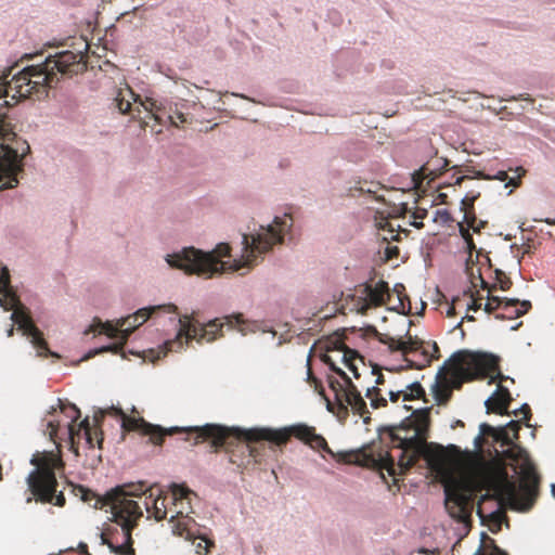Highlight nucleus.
I'll use <instances>...</instances> for the list:
<instances>
[{"mask_svg": "<svg viewBox=\"0 0 555 555\" xmlns=\"http://www.w3.org/2000/svg\"><path fill=\"white\" fill-rule=\"evenodd\" d=\"M105 415L119 416L121 421V428L125 431H137L142 436H147L149 442L155 446H162L164 438L167 435H172L179 431H183L185 434L184 439L186 441L193 440V444L209 441L216 449L233 446L235 441L240 440L248 443L269 441L276 446H284L292 437H294L313 450L324 451L334 456V453L328 447L325 438L317 434L315 427L304 423L294 424L280 429H232L217 424H206L204 426H195L184 429H180L178 427L164 429L159 425L147 423L143 417L129 416L120 408L115 406L101 409L95 412L93 416L94 429L91 428L88 417L82 421V437L89 448L98 446L99 449H102L103 433L101 430V424Z\"/></svg>", "mask_w": 555, "mask_h": 555, "instance_id": "f257e3e1", "label": "nucleus"}, {"mask_svg": "<svg viewBox=\"0 0 555 555\" xmlns=\"http://www.w3.org/2000/svg\"><path fill=\"white\" fill-rule=\"evenodd\" d=\"M539 482V475L532 465L525 468L518 489L508 479L503 466L480 462L469 474L448 478L444 482V506L453 519L466 522L470 520L476 493L486 489L493 494L486 493L481 496V502L495 498L500 502H507L512 507L528 511L538 496Z\"/></svg>", "mask_w": 555, "mask_h": 555, "instance_id": "f03ea898", "label": "nucleus"}, {"mask_svg": "<svg viewBox=\"0 0 555 555\" xmlns=\"http://www.w3.org/2000/svg\"><path fill=\"white\" fill-rule=\"evenodd\" d=\"M293 218L289 214L275 217L273 222L261 227L256 235L243 234L244 254L232 262L222 261L221 258L230 256L231 247L227 243H220L211 251H203L194 247H185L179 253L167 256L170 267L183 270L186 274H197L211 278L216 273L224 271H238L254 266L256 256L269 251L273 245L282 243L283 236L292 228Z\"/></svg>", "mask_w": 555, "mask_h": 555, "instance_id": "7ed1b4c3", "label": "nucleus"}, {"mask_svg": "<svg viewBox=\"0 0 555 555\" xmlns=\"http://www.w3.org/2000/svg\"><path fill=\"white\" fill-rule=\"evenodd\" d=\"M430 425V409H417L405 417L400 425L385 429L390 437L393 448L400 450L398 462L388 449L377 446L364 448L360 451L346 454L347 463L386 470L389 476L404 474L416 464L426 448Z\"/></svg>", "mask_w": 555, "mask_h": 555, "instance_id": "20e7f679", "label": "nucleus"}, {"mask_svg": "<svg viewBox=\"0 0 555 555\" xmlns=\"http://www.w3.org/2000/svg\"><path fill=\"white\" fill-rule=\"evenodd\" d=\"M82 51L64 50L48 55L43 62L24 67L13 75L10 81L0 77V98H35L40 100L48 94V89L59 82L57 75L73 76L87 68Z\"/></svg>", "mask_w": 555, "mask_h": 555, "instance_id": "39448f33", "label": "nucleus"}, {"mask_svg": "<svg viewBox=\"0 0 555 555\" xmlns=\"http://www.w3.org/2000/svg\"><path fill=\"white\" fill-rule=\"evenodd\" d=\"M143 491L142 483H128L106 493L105 496H98L93 491L83 486H74L73 493L83 502L90 503L95 500L94 507L111 505L113 520L120 527L106 528L101 534V543L109 547L116 555H134L131 532L137 526L138 519L142 516V509L138 502L128 499Z\"/></svg>", "mask_w": 555, "mask_h": 555, "instance_id": "423d86ee", "label": "nucleus"}, {"mask_svg": "<svg viewBox=\"0 0 555 555\" xmlns=\"http://www.w3.org/2000/svg\"><path fill=\"white\" fill-rule=\"evenodd\" d=\"M490 376V383L506 379L501 373L499 358L489 353L459 351L450 357L439 369L433 393L439 405H444L454 389H461L464 383Z\"/></svg>", "mask_w": 555, "mask_h": 555, "instance_id": "0eeeda50", "label": "nucleus"}, {"mask_svg": "<svg viewBox=\"0 0 555 555\" xmlns=\"http://www.w3.org/2000/svg\"><path fill=\"white\" fill-rule=\"evenodd\" d=\"M35 469L31 470L26 479L29 495L26 503L33 501L40 503H53L59 507H63L66 503L65 495L62 491L57 492V479L55 470L64 467V462L59 454L54 452H37L30 460Z\"/></svg>", "mask_w": 555, "mask_h": 555, "instance_id": "6e6552de", "label": "nucleus"}, {"mask_svg": "<svg viewBox=\"0 0 555 555\" xmlns=\"http://www.w3.org/2000/svg\"><path fill=\"white\" fill-rule=\"evenodd\" d=\"M225 324L229 326L233 325V321L236 324L244 322L242 314L228 315L224 318ZM179 332L175 339L167 340L159 353L165 357L169 351H180L192 340H196L198 344L204 341L210 343L221 336V331L224 323L220 322V319H215L206 324H201L193 315H181L178 319Z\"/></svg>", "mask_w": 555, "mask_h": 555, "instance_id": "1a4fd4ad", "label": "nucleus"}, {"mask_svg": "<svg viewBox=\"0 0 555 555\" xmlns=\"http://www.w3.org/2000/svg\"><path fill=\"white\" fill-rule=\"evenodd\" d=\"M177 310H178L177 306H175L172 304L159 305V306H152V307L139 309L132 315H128L125 319L118 320L116 324H113L111 322L102 323L99 321V323L95 326H91L92 332L99 331V333H101V334L103 333L111 338H119L120 341L117 344H113V345H108V346H104L99 349H95L93 352H90L87 356V359L91 358L94 354L103 353V352L117 353L120 349H122L129 335L137 327H139L144 322H146L147 319L152 318L153 315H155L159 312L176 314Z\"/></svg>", "mask_w": 555, "mask_h": 555, "instance_id": "9d476101", "label": "nucleus"}, {"mask_svg": "<svg viewBox=\"0 0 555 555\" xmlns=\"http://www.w3.org/2000/svg\"><path fill=\"white\" fill-rule=\"evenodd\" d=\"M0 190L13 189L18 184L17 173L29 145L16 138L4 118H0Z\"/></svg>", "mask_w": 555, "mask_h": 555, "instance_id": "9b49d317", "label": "nucleus"}, {"mask_svg": "<svg viewBox=\"0 0 555 555\" xmlns=\"http://www.w3.org/2000/svg\"><path fill=\"white\" fill-rule=\"evenodd\" d=\"M322 361L330 366V369L339 375L344 384L338 382L337 379L330 378V388L334 392L335 401L338 405L339 411L345 414L348 413V408L352 410L354 414L360 415L363 418L365 424H369L371 421L370 412L366 406V402L362 398L360 391L357 389L356 385L351 382L350 377L338 367L332 357L326 352L321 356Z\"/></svg>", "mask_w": 555, "mask_h": 555, "instance_id": "f8f14e48", "label": "nucleus"}, {"mask_svg": "<svg viewBox=\"0 0 555 555\" xmlns=\"http://www.w3.org/2000/svg\"><path fill=\"white\" fill-rule=\"evenodd\" d=\"M379 340L387 345L390 351H401L408 367L411 369H423L429 365L434 359L439 358V347L436 343L425 345L416 336L408 335L406 339L403 340L384 335Z\"/></svg>", "mask_w": 555, "mask_h": 555, "instance_id": "ddd939ff", "label": "nucleus"}, {"mask_svg": "<svg viewBox=\"0 0 555 555\" xmlns=\"http://www.w3.org/2000/svg\"><path fill=\"white\" fill-rule=\"evenodd\" d=\"M11 320L18 325L24 335L31 337V344L37 349L38 356L59 358V354L49 349L42 332L35 325L25 306L16 308L11 314Z\"/></svg>", "mask_w": 555, "mask_h": 555, "instance_id": "4468645a", "label": "nucleus"}, {"mask_svg": "<svg viewBox=\"0 0 555 555\" xmlns=\"http://www.w3.org/2000/svg\"><path fill=\"white\" fill-rule=\"evenodd\" d=\"M353 298L357 299V311L365 313L372 307H379L386 304L389 298L388 283L378 281L375 285L365 283L354 289Z\"/></svg>", "mask_w": 555, "mask_h": 555, "instance_id": "2eb2a0df", "label": "nucleus"}, {"mask_svg": "<svg viewBox=\"0 0 555 555\" xmlns=\"http://www.w3.org/2000/svg\"><path fill=\"white\" fill-rule=\"evenodd\" d=\"M531 308V304L528 300L520 301L518 299H509L506 297H498V296H488V301L485 305V311L487 313H492L499 309L508 312L509 315L506 317L503 313L495 314L496 319L504 320L505 318L512 319L513 317H521Z\"/></svg>", "mask_w": 555, "mask_h": 555, "instance_id": "dca6fc26", "label": "nucleus"}, {"mask_svg": "<svg viewBox=\"0 0 555 555\" xmlns=\"http://www.w3.org/2000/svg\"><path fill=\"white\" fill-rule=\"evenodd\" d=\"M141 483L143 485V491H140L138 494H133V496L145 495L144 505L146 511L152 513L153 517L158 521L165 519L167 516L165 498L160 496L159 490H157L156 494L153 487L147 488L144 482ZM130 498H132V495H128V499Z\"/></svg>", "mask_w": 555, "mask_h": 555, "instance_id": "f3484780", "label": "nucleus"}, {"mask_svg": "<svg viewBox=\"0 0 555 555\" xmlns=\"http://www.w3.org/2000/svg\"><path fill=\"white\" fill-rule=\"evenodd\" d=\"M448 164L449 160L447 158L437 156L427 160L418 170L414 171L412 175L414 185L420 188L424 180H435L443 172Z\"/></svg>", "mask_w": 555, "mask_h": 555, "instance_id": "a211bd4d", "label": "nucleus"}, {"mask_svg": "<svg viewBox=\"0 0 555 555\" xmlns=\"http://www.w3.org/2000/svg\"><path fill=\"white\" fill-rule=\"evenodd\" d=\"M512 401L511 392L507 388L499 385L495 392L485 402L488 413L500 415L508 414L507 409Z\"/></svg>", "mask_w": 555, "mask_h": 555, "instance_id": "6ab92c4d", "label": "nucleus"}, {"mask_svg": "<svg viewBox=\"0 0 555 555\" xmlns=\"http://www.w3.org/2000/svg\"><path fill=\"white\" fill-rule=\"evenodd\" d=\"M192 521V518H190L188 515H183V511H178L177 516H172L170 519L173 534L182 537L185 540H195L196 537L190 528V524Z\"/></svg>", "mask_w": 555, "mask_h": 555, "instance_id": "aec40b11", "label": "nucleus"}, {"mask_svg": "<svg viewBox=\"0 0 555 555\" xmlns=\"http://www.w3.org/2000/svg\"><path fill=\"white\" fill-rule=\"evenodd\" d=\"M140 95L135 94L131 88L120 89L115 96V104L121 114L131 112L132 102L138 103Z\"/></svg>", "mask_w": 555, "mask_h": 555, "instance_id": "412c9836", "label": "nucleus"}, {"mask_svg": "<svg viewBox=\"0 0 555 555\" xmlns=\"http://www.w3.org/2000/svg\"><path fill=\"white\" fill-rule=\"evenodd\" d=\"M478 280L480 282V286L482 289H488L489 293L493 292L496 288V285L500 286V289L507 291L512 286L511 279L501 270H495V280L496 283L493 285H489L481 276V273H478Z\"/></svg>", "mask_w": 555, "mask_h": 555, "instance_id": "4be33fe9", "label": "nucleus"}, {"mask_svg": "<svg viewBox=\"0 0 555 555\" xmlns=\"http://www.w3.org/2000/svg\"><path fill=\"white\" fill-rule=\"evenodd\" d=\"M516 171L518 172V176L516 178H509L507 172L504 170L498 171L493 177L487 176L480 171L477 172V177L481 179H495L502 182H506V186H518L520 184V179L522 175L525 173V170L521 167L516 168Z\"/></svg>", "mask_w": 555, "mask_h": 555, "instance_id": "5701e85b", "label": "nucleus"}, {"mask_svg": "<svg viewBox=\"0 0 555 555\" xmlns=\"http://www.w3.org/2000/svg\"><path fill=\"white\" fill-rule=\"evenodd\" d=\"M338 351L341 352V362L349 371L353 373V376L358 379L360 374L358 373L356 361H362V358L354 350H351L344 345L340 349H338Z\"/></svg>", "mask_w": 555, "mask_h": 555, "instance_id": "b1692460", "label": "nucleus"}, {"mask_svg": "<svg viewBox=\"0 0 555 555\" xmlns=\"http://www.w3.org/2000/svg\"><path fill=\"white\" fill-rule=\"evenodd\" d=\"M171 493L176 506L179 504L183 505L184 501H186V503L190 505L191 496H196V494L192 490L182 485L177 483H173L171 486Z\"/></svg>", "mask_w": 555, "mask_h": 555, "instance_id": "393cba45", "label": "nucleus"}, {"mask_svg": "<svg viewBox=\"0 0 555 555\" xmlns=\"http://www.w3.org/2000/svg\"><path fill=\"white\" fill-rule=\"evenodd\" d=\"M365 396L370 400L373 409H379L387 405V400L382 396L380 389L376 386L369 387Z\"/></svg>", "mask_w": 555, "mask_h": 555, "instance_id": "a878e982", "label": "nucleus"}, {"mask_svg": "<svg viewBox=\"0 0 555 555\" xmlns=\"http://www.w3.org/2000/svg\"><path fill=\"white\" fill-rule=\"evenodd\" d=\"M425 396V390L418 382L412 383L403 390V401L420 399Z\"/></svg>", "mask_w": 555, "mask_h": 555, "instance_id": "bb28decb", "label": "nucleus"}, {"mask_svg": "<svg viewBox=\"0 0 555 555\" xmlns=\"http://www.w3.org/2000/svg\"><path fill=\"white\" fill-rule=\"evenodd\" d=\"M1 294L4 296V299L0 300V304L5 311H14L16 308H21L23 306L20 301L18 296L13 292V289L8 291V293Z\"/></svg>", "mask_w": 555, "mask_h": 555, "instance_id": "cd10ccee", "label": "nucleus"}, {"mask_svg": "<svg viewBox=\"0 0 555 555\" xmlns=\"http://www.w3.org/2000/svg\"><path fill=\"white\" fill-rule=\"evenodd\" d=\"M1 294L4 296V299L0 300V304L5 311H14L16 308H21L23 306L20 301L18 296L13 292V289L8 291V293Z\"/></svg>", "mask_w": 555, "mask_h": 555, "instance_id": "c85d7f7f", "label": "nucleus"}, {"mask_svg": "<svg viewBox=\"0 0 555 555\" xmlns=\"http://www.w3.org/2000/svg\"><path fill=\"white\" fill-rule=\"evenodd\" d=\"M56 412L57 411L55 409H53V411L50 412L51 416H54L56 414ZM62 425H63V421L60 420L59 417H52L47 421V428L49 431V437L52 441L56 442L57 433H59L60 428L62 427Z\"/></svg>", "mask_w": 555, "mask_h": 555, "instance_id": "c756f323", "label": "nucleus"}, {"mask_svg": "<svg viewBox=\"0 0 555 555\" xmlns=\"http://www.w3.org/2000/svg\"><path fill=\"white\" fill-rule=\"evenodd\" d=\"M307 380L308 383L318 391L321 396H323L327 401V409L331 411V403L328 399L324 396V388L322 383L313 375L310 362L308 361V371H307Z\"/></svg>", "mask_w": 555, "mask_h": 555, "instance_id": "7c9ffc66", "label": "nucleus"}, {"mask_svg": "<svg viewBox=\"0 0 555 555\" xmlns=\"http://www.w3.org/2000/svg\"><path fill=\"white\" fill-rule=\"evenodd\" d=\"M138 102L140 103V106H142L147 113L151 114L152 118H154L159 124L163 122L162 117L157 114L158 107L154 100L146 99L145 101H141V99H140Z\"/></svg>", "mask_w": 555, "mask_h": 555, "instance_id": "2f4dec72", "label": "nucleus"}, {"mask_svg": "<svg viewBox=\"0 0 555 555\" xmlns=\"http://www.w3.org/2000/svg\"><path fill=\"white\" fill-rule=\"evenodd\" d=\"M520 426H519V423L517 421H511L506 428L502 430V440L504 441V443L506 444H509L512 442V439L509 438L508 436V431H512L513 433V437L515 439L518 438V430H519Z\"/></svg>", "mask_w": 555, "mask_h": 555, "instance_id": "473e14b6", "label": "nucleus"}, {"mask_svg": "<svg viewBox=\"0 0 555 555\" xmlns=\"http://www.w3.org/2000/svg\"><path fill=\"white\" fill-rule=\"evenodd\" d=\"M459 230H460L461 236L465 241L466 248H467L469 255H472L473 250L476 249V245L474 243L472 234L469 233L470 229L466 228L464 225V223H459Z\"/></svg>", "mask_w": 555, "mask_h": 555, "instance_id": "72a5a7b5", "label": "nucleus"}, {"mask_svg": "<svg viewBox=\"0 0 555 555\" xmlns=\"http://www.w3.org/2000/svg\"><path fill=\"white\" fill-rule=\"evenodd\" d=\"M468 229H472L474 232H480V228L476 227L477 217L475 210H465L464 211V221L462 222Z\"/></svg>", "mask_w": 555, "mask_h": 555, "instance_id": "f704fd0d", "label": "nucleus"}, {"mask_svg": "<svg viewBox=\"0 0 555 555\" xmlns=\"http://www.w3.org/2000/svg\"><path fill=\"white\" fill-rule=\"evenodd\" d=\"M12 287L10 285V272L7 267L1 269L0 272V294L1 293H8V291H11Z\"/></svg>", "mask_w": 555, "mask_h": 555, "instance_id": "c9c22d12", "label": "nucleus"}, {"mask_svg": "<svg viewBox=\"0 0 555 555\" xmlns=\"http://www.w3.org/2000/svg\"><path fill=\"white\" fill-rule=\"evenodd\" d=\"M170 124L175 127H180L181 125H184L188 121L186 116L181 112H173L172 114L167 116Z\"/></svg>", "mask_w": 555, "mask_h": 555, "instance_id": "e433bc0d", "label": "nucleus"}, {"mask_svg": "<svg viewBox=\"0 0 555 555\" xmlns=\"http://www.w3.org/2000/svg\"><path fill=\"white\" fill-rule=\"evenodd\" d=\"M480 196V193H476V194H467L463 199H462V210L465 211V210H475V207H474V204H475V201Z\"/></svg>", "mask_w": 555, "mask_h": 555, "instance_id": "4c0bfd02", "label": "nucleus"}, {"mask_svg": "<svg viewBox=\"0 0 555 555\" xmlns=\"http://www.w3.org/2000/svg\"><path fill=\"white\" fill-rule=\"evenodd\" d=\"M472 302L467 306L468 310L477 311L481 308L480 300L482 297L479 295V292H476L475 294L472 293Z\"/></svg>", "mask_w": 555, "mask_h": 555, "instance_id": "58836bf2", "label": "nucleus"}, {"mask_svg": "<svg viewBox=\"0 0 555 555\" xmlns=\"http://www.w3.org/2000/svg\"><path fill=\"white\" fill-rule=\"evenodd\" d=\"M520 413L524 415V416H522V418H524L525 421H529V420H530V416H531V410H530V408H529V405H528V404H524V405L520 408V410H519V411H515V412H514V414H515L516 416H518Z\"/></svg>", "mask_w": 555, "mask_h": 555, "instance_id": "ea45409f", "label": "nucleus"}, {"mask_svg": "<svg viewBox=\"0 0 555 555\" xmlns=\"http://www.w3.org/2000/svg\"><path fill=\"white\" fill-rule=\"evenodd\" d=\"M479 430H480V434L483 436H493L495 433V429L487 423H482L479 426Z\"/></svg>", "mask_w": 555, "mask_h": 555, "instance_id": "a19ab883", "label": "nucleus"}, {"mask_svg": "<svg viewBox=\"0 0 555 555\" xmlns=\"http://www.w3.org/2000/svg\"><path fill=\"white\" fill-rule=\"evenodd\" d=\"M398 255H399V248L397 246H388L386 248V258L387 259L396 258V257H398Z\"/></svg>", "mask_w": 555, "mask_h": 555, "instance_id": "79ce46f5", "label": "nucleus"}, {"mask_svg": "<svg viewBox=\"0 0 555 555\" xmlns=\"http://www.w3.org/2000/svg\"><path fill=\"white\" fill-rule=\"evenodd\" d=\"M400 398L403 399V390L389 391V399L391 402H397Z\"/></svg>", "mask_w": 555, "mask_h": 555, "instance_id": "37998d69", "label": "nucleus"}, {"mask_svg": "<svg viewBox=\"0 0 555 555\" xmlns=\"http://www.w3.org/2000/svg\"><path fill=\"white\" fill-rule=\"evenodd\" d=\"M371 374L376 375V379H375L376 385H380L384 383V380H385L384 375L380 372H378L375 367L372 369Z\"/></svg>", "mask_w": 555, "mask_h": 555, "instance_id": "c03bdc74", "label": "nucleus"}, {"mask_svg": "<svg viewBox=\"0 0 555 555\" xmlns=\"http://www.w3.org/2000/svg\"><path fill=\"white\" fill-rule=\"evenodd\" d=\"M427 216V211L425 209H417L413 212L414 219H424Z\"/></svg>", "mask_w": 555, "mask_h": 555, "instance_id": "a18cd8bd", "label": "nucleus"}, {"mask_svg": "<svg viewBox=\"0 0 555 555\" xmlns=\"http://www.w3.org/2000/svg\"><path fill=\"white\" fill-rule=\"evenodd\" d=\"M209 544H212V543H211V542H209V541H208V540H206V539H202V542H199V543L197 544V548H198L197 553H201L199 548H203V550L207 551V550H208V545H209Z\"/></svg>", "mask_w": 555, "mask_h": 555, "instance_id": "49530a36", "label": "nucleus"}, {"mask_svg": "<svg viewBox=\"0 0 555 555\" xmlns=\"http://www.w3.org/2000/svg\"><path fill=\"white\" fill-rule=\"evenodd\" d=\"M492 543H494V541H492ZM491 555H507V553L493 544V553Z\"/></svg>", "mask_w": 555, "mask_h": 555, "instance_id": "de8ad7c7", "label": "nucleus"}, {"mask_svg": "<svg viewBox=\"0 0 555 555\" xmlns=\"http://www.w3.org/2000/svg\"><path fill=\"white\" fill-rule=\"evenodd\" d=\"M78 550H79V552H80L81 554H85V555H91V554H89V552H88V545H87L86 543H82V542H81V543L78 545Z\"/></svg>", "mask_w": 555, "mask_h": 555, "instance_id": "09e8293b", "label": "nucleus"}, {"mask_svg": "<svg viewBox=\"0 0 555 555\" xmlns=\"http://www.w3.org/2000/svg\"><path fill=\"white\" fill-rule=\"evenodd\" d=\"M455 314V301L448 308L447 315L452 317Z\"/></svg>", "mask_w": 555, "mask_h": 555, "instance_id": "8fccbe9b", "label": "nucleus"}, {"mask_svg": "<svg viewBox=\"0 0 555 555\" xmlns=\"http://www.w3.org/2000/svg\"><path fill=\"white\" fill-rule=\"evenodd\" d=\"M412 225L415 227L416 229H422L424 227V223L422 221H414Z\"/></svg>", "mask_w": 555, "mask_h": 555, "instance_id": "3c124183", "label": "nucleus"}, {"mask_svg": "<svg viewBox=\"0 0 555 555\" xmlns=\"http://www.w3.org/2000/svg\"><path fill=\"white\" fill-rule=\"evenodd\" d=\"M467 177L466 176H460L455 180V184H461Z\"/></svg>", "mask_w": 555, "mask_h": 555, "instance_id": "603ef678", "label": "nucleus"}, {"mask_svg": "<svg viewBox=\"0 0 555 555\" xmlns=\"http://www.w3.org/2000/svg\"><path fill=\"white\" fill-rule=\"evenodd\" d=\"M14 335V326L11 325L10 328L7 331V336L12 337Z\"/></svg>", "mask_w": 555, "mask_h": 555, "instance_id": "864d4df0", "label": "nucleus"}, {"mask_svg": "<svg viewBox=\"0 0 555 555\" xmlns=\"http://www.w3.org/2000/svg\"><path fill=\"white\" fill-rule=\"evenodd\" d=\"M486 224H487V222H486V221H482V220H479V221H478V220H477L476 227H479V228H480V230H481Z\"/></svg>", "mask_w": 555, "mask_h": 555, "instance_id": "5fc2aeb1", "label": "nucleus"}, {"mask_svg": "<svg viewBox=\"0 0 555 555\" xmlns=\"http://www.w3.org/2000/svg\"><path fill=\"white\" fill-rule=\"evenodd\" d=\"M463 320H467V321L473 322V321H475V318H474L473 315H468V314H466V315L463 318Z\"/></svg>", "mask_w": 555, "mask_h": 555, "instance_id": "6e6d98bb", "label": "nucleus"}, {"mask_svg": "<svg viewBox=\"0 0 555 555\" xmlns=\"http://www.w3.org/2000/svg\"><path fill=\"white\" fill-rule=\"evenodd\" d=\"M249 452H250V455L254 456L256 459L257 454H256V450L254 448L250 447L249 449Z\"/></svg>", "mask_w": 555, "mask_h": 555, "instance_id": "4d7b16f0", "label": "nucleus"}, {"mask_svg": "<svg viewBox=\"0 0 555 555\" xmlns=\"http://www.w3.org/2000/svg\"><path fill=\"white\" fill-rule=\"evenodd\" d=\"M399 299H400V302H401V307H402V309H404L403 298L401 297V294H400V293H399Z\"/></svg>", "mask_w": 555, "mask_h": 555, "instance_id": "13d9d810", "label": "nucleus"}, {"mask_svg": "<svg viewBox=\"0 0 555 555\" xmlns=\"http://www.w3.org/2000/svg\"><path fill=\"white\" fill-rule=\"evenodd\" d=\"M474 555H485L482 551L479 548Z\"/></svg>", "mask_w": 555, "mask_h": 555, "instance_id": "bf43d9fd", "label": "nucleus"}, {"mask_svg": "<svg viewBox=\"0 0 555 555\" xmlns=\"http://www.w3.org/2000/svg\"><path fill=\"white\" fill-rule=\"evenodd\" d=\"M0 480H2V465L0 464Z\"/></svg>", "mask_w": 555, "mask_h": 555, "instance_id": "052dcab7", "label": "nucleus"}, {"mask_svg": "<svg viewBox=\"0 0 555 555\" xmlns=\"http://www.w3.org/2000/svg\"><path fill=\"white\" fill-rule=\"evenodd\" d=\"M552 492H553V494L555 496V483L552 486Z\"/></svg>", "mask_w": 555, "mask_h": 555, "instance_id": "680f3d73", "label": "nucleus"}, {"mask_svg": "<svg viewBox=\"0 0 555 555\" xmlns=\"http://www.w3.org/2000/svg\"><path fill=\"white\" fill-rule=\"evenodd\" d=\"M404 409H405L406 411H409V410H411V406H409V405H404Z\"/></svg>", "mask_w": 555, "mask_h": 555, "instance_id": "e2e57ef3", "label": "nucleus"}, {"mask_svg": "<svg viewBox=\"0 0 555 555\" xmlns=\"http://www.w3.org/2000/svg\"><path fill=\"white\" fill-rule=\"evenodd\" d=\"M135 111H137L138 113H141V109H140V107H139V106H137V107H135Z\"/></svg>", "mask_w": 555, "mask_h": 555, "instance_id": "0e129e2a", "label": "nucleus"}, {"mask_svg": "<svg viewBox=\"0 0 555 555\" xmlns=\"http://www.w3.org/2000/svg\"><path fill=\"white\" fill-rule=\"evenodd\" d=\"M492 516L493 517H499V514L498 513H493Z\"/></svg>", "mask_w": 555, "mask_h": 555, "instance_id": "69168bd1", "label": "nucleus"}]
</instances>
